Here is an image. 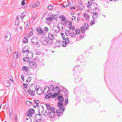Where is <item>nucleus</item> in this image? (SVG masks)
<instances>
[{
    "mask_svg": "<svg viewBox=\"0 0 122 122\" xmlns=\"http://www.w3.org/2000/svg\"><path fill=\"white\" fill-rule=\"evenodd\" d=\"M35 112L34 110L32 108L29 109L28 110L25 114L26 116L30 117H32V114L34 113Z\"/></svg>",
    "mask_w": 122,
    "mask_h": 122,
    "instance_id": "nucleus-1",
    "label": "nucleus"
},
{
    "mask_svg": "<svg viewBox=\"0 0 122 122\" xmlns=\"http://www.w3.org/2000/svg\"><path fill=\"white\" fill-rule=\"evenodd\" d=\"M41 42L44 45H47L49 43V40L46 37L41 38Z\"/></svg>",
    "mask_w": 122,
    "mask_h": 122,
    "instance_id": "nucleus-2",
    "label": "nucleus"
},
{
    "mask_svg": "<svg viewBox=\"0 0 122 122\" xmlns=\"http://www.w3.org/2000/svg\"><path fill=\"white\" fill-rule=\"evenodd\" d=\"M57 106L61 110H62L63 112H64L66 108L64 107V105L63 104L62 102H59L57 103Z\"/></svg>",
    "mask_w": 122,
    "mask_h": 122,
    "instance_id": "nucleus-3",
    "label": "nucleus"
},
{
    "mask_svg": "<svg viewBox=\"0 0 122 122\" xmlns=\"http://www.w3.org/2000/svg\"><path fill=\"white\" fill-rule=\"evenodd\" d=\"M37 66V64L36 62H31L29 63V67L31 68H36Z\"/></svg>",
    "mask_w": 122,
    "mask_h": 122,
    "instance_id": "nucleus-4",
    "label": "nucleus"
},
{
    "mask_svg": "<svg viewBox=\"0 0 122 122\" xmlns=\"http://www.w3.org/2000/svg\"><path fill=\"white\" fill-rule=\"evenodd\" d=\"M31 42L32 44L35 45H37L38 43L37 37H34L31 39Z\"/></svg>",
    "mask_w": 122,
    "mask_h": 122,
    "instance_id": "nucleus-5",
    "label": "nucleus"
},
{
    "mask_svg": "<svg viewBox=\"0 0 122 122\" xmlns=\"http://www.w3.org/2000/svg\"><path fill=\"white\" fill-rule=\"evenodd\" d=\"M35 120L39 122L42 119V116L40 114H36L35 116Z\"/></svg>",
    "mask_w": 122,
    "mask_h": 122,
    "instance_id": "nucleus-6",
    "label": "nucleus"
},
{
    "mask_svg": "<svg viewBox=\"0 0 122 122\" xmlns=\"http://www.w3.org/2000/svg\"><path fill=\"white\" fill-rule=\"evenodd\" d=\"M6 35L5 37V40L6 41H9L11 39L10 34L9 32L8 31L7 34H5V36Z\"/></svg>",
    "mask_w": 122,
    "mask_h": 122,
    "instance_id": "nucleus-7",
    "label": "nucleus"
},
{
    "mask_svg": "<svg viewBox=\"0 0 122 122\" xmlns=\"http://www.w3.org/2000/svg\"><path fill=\"white\" fill-rule=\"evenodd\" d=\"M74 93L76 95L80 94V88L78 87H76L74 90Z\"/></svg>",
    "mask_w": 122,
    "mask_h": 122,
    "instance_id": "nucleus-8",
    "label": "nucleus"
},
{
    "mask_svg": "<svg viewBox=\"0 0 122 122\" xmlns=\"http://www.w3.org/2000/svg\"><path fill=\"white\" fill-rule=\"evenodd\" d=\"M29 50V46H26L23 48L22 52V53H25L27 52H28Z\"/></svg>",
    "mask_w": 122,
    "mask_h": 122,
    "instance_id": "nucleus-9",
    "label": "nucleus"
},
{
    "mask_svg": "<svg viewBox=\"0 0 122 122\" xmlns=\"http://www.w3.org/2000/svg\"><path fill=\"white\" fill-rule=\"evenodd\" d=\"M82 80L81 77L80 76H77L75 77V82L77 83L81 81Z\"/></svg>",
    "mask_w": 122,
    "mask_h": 122,
    "instance_id": "nucleus-10",
    "label": "nucleus"
},
{
    "mask_svg": "<svg viewBox=\"0 0 122 122\" xmlns=\"http://www.w3.org/2000/svg\"><path fill=\"white\" fill-rule=\"evenodd\" d=\"M91 5H92V8L91 9L92 10V9H93V10H96L97 8V4L96 3H93L92 2V3L91 4Z\"/></svg>",
    "mask_w": 122,
    "mask_h": 122,
    "instance_id": "nucleus-11",
    "label": "nucleus"
},
{
    "mask_svg": "<svg viewBox=\"0 0 122 122\" xmlns=\"http://www.w3.org/2000/svg\"><path fill=\"white\" fill-rule=\"evenodd\" d=\"M26 56L29 58V59H31L33 56V53L31 52H29L28 54H26Z\"/></svg>",
    "mask_w": 122,
    "mask_h": 122,
    "instance_id": "nucleus-12",
    "label": "nucleus"
},
{
    "mask_svg": "<svg viewBox=\"0 0 122 122\" xmlns=\"http://www.w3.org/2000/svg\"><path fill=\"white\" fill-rule=\"evenodd\" d=\"M61 111H62V110H61L60 109H58L56 111L57 116H59L60 115L62 116V115L63 113Z\"/></svg>",
    "mask_w": 122,
    "mask_h": 122,
    "instance_id": "nucleus-13",
    "label": "nucleus"
},
{
    "mask_svg": "<svg viewBox=\"0 0 122 122\" xmlns=\"http://www.w3.org/2000/svg\"><path fill=\"white\" fill-rule=\"evenodd\" d=\"M62 95L59 96L57 98V99L60 102H62L64 101V99L62 97V96L63 95V94H61Z\"/></svg>",
    "mask_w": 122,
    "mask_h": 122,
    "instance_id": "nucleus-14",
    "label": "nucleus"
},
{
    "mask_svg": "<svg viewBox=\"0 0 122 122\" xmlns=\"http://www.w3.org/2000/svg\"><path fill=\"white\" fill-rule=\"evenodd\" d=\"M36 30L37 32L42 34H43L44 32L41 27H37L36 29Z\"/></svg>",
    "mask_w": 122,
    "mask_h": 122,
    "instance_id": "nucleus-15",
    "label": "nucleus"
},
{
    "mask_svg": "<svg viewBox=\"0 0 122 122\" xmlns=\"http://www.w3.org/2000/svg\"><path fill=\"white\" fill-rule=\"evenodd\" d=\"M22 70L24 71L25 72H29L30 70L29 68L26 66H23L22 67Z\"/></svg>",
    "mask_w": 122,
    "mask_h": 122,
    "instance_id": "nucleus-16",
    "label": "nucleus"
},
{
    "mask_svg": "<svg viewBox=\"0 0 122 122\" xmlns=\"http://www.w3.org/2000/svg\"><path fill=\"white\" fill-rule=\"evenodd\" d=\"M42 87H39L36 90V93L38 95H40L42 93L41 92V90H42Z\"/></svg>",
    "mask_w": 122,
    "mask_h": 122,
    "instance_id": "nucleus-17",
    "label": "nucleus"
},
{
    "mask_svg": "<svg viewBox=\"0 0 122 122\" xmlns=\"http://www.w3.org/2000/svg\"><path fill=\"white\" fill-rule=\"evenodd\" d=\"M35 86H36V84H31L30 86L29 89L30 90H34V87H35Z\"/></svg>",
    "mask_w": 122,
    "mask_h": 122,
    "instance_id": "nucleus-18",
    "label": "nucleus"
},
{
    "mask_svg": "<svg viewBox=\"0 0 122 122\" xmlns=\"http://www.w3.org/2000/svg\"><path fill=\"white\" fill-rule=\"evenodd\" d=\"M53 111L49 110L48 109H46L44 115L46 116H47V115H49L50 113H51Z\"/></svg>",
    "mask_w": 122,
    "mask_h": 122,
    "instance_id": "nucleus-19",
    "label": "nucleus"
},
{
    "mask_svg": "<svg viewBox=\"0 0 122 122\" xmlns=\"http://www.w3.org/2000/svg\"><path fill=\"white\" fill-rule=\"evenodd\" d=\"M27 91L29 94L32 96H34L35 94V90L32 91L28 90Z\"/></svg>",
    "mask_w": 122,
    "mask_h": 122,
    "instance_id": "nucleus-20",
    "label": "nucleus"
},
{
    "mask_svg": "<svg viewBox=\"0 0 122 122\" xmlns=\"http://www.w3.org/2000/svg\"><path fill=\"white\" fill-rule=\"evenodd\" d=\"M55 112L54 111H53L49 115L50 117L51 118H54L55 115Z\"/></svg>",
    "mask_w": 122,
    "mask_h": 122,
    "instance_id": "nucleus-21",
    "label": "nucleus"
},
{
    "mask_svg": "<svg viewBox=\"0 0 122 122\" xmlns=\"http://www.w3.org/2000/svg\"><path fill=\"white\" fill-rule=\"evenodd\" d=\"M48 37L49 39L50 38L51 39H54L55 38L54 36L51 33H49Z\"/></svg>",
    "mask_w": 122,
    "mask_h": 122,
    "instance_id": "nucleus-22",
    "label": "nucleus"
},
{
    "mask_svg": "<svg viewBox=\"0 0 122 122\" xmlns=\"http://www.w3.org/2000/svg\"><path fill=\"white\" fill-rule=\"evenodd\" d=\"M84 16L85 18L87 19L86 21L88 22L89 20V15L87 13H85L84 14Z\"/></svg>",
    "mask_w": 122,
    "mask_h": 122,
    "instance_id": "nucleus-23",
    "label": "nucleus"
},
{
    "mask_svg": "<svg viewBox=\"0 0 122 122\" xmlns=\"http://www.w3.org/2000/svg\"><path fill=\"white\" fill-rule=\"evenodd\" d=\"M84 26H83L81 27V32L82 33H84L85 32V28L84 27L86 26V23H85L84 24Z\"/></svg>",
    "mask_w": 122,
    "mask_h": 122,
    "instance_id": "nucleus-24",
    "label": "nucleus"
},
{
    "mask_svg": "<svg viewBox=\"0 0 122 122\" xmlns=\"http://www.w3.org/2000/svg\"><path fill=\"white\" fill-rule=\"evenodd\" d=\"M55 45L57 47H60V41H56L55 44Z\"/></svg>",
    "mask_w": 122,
    "mask_h": 122,
    "instance_id": "nucleus-25",
    "label": "nucleus"
},
{
    "mask_svg": "<svg viewBox=\"0 0 122 122\" xmlns=\"http://www.w3.org/2000/svg\"><path fill=\"white\" fill-rule=\"evenodd\" d=\"M31 80V77L30 76L28 77L26 80V83L27 84H29L30 81Z\"/></svg>",
    "mask_w": 122,
    "mask_h": 122,
    "instance_id": "nucleus-26",
    "label": "nucleus"
},
{
    "mask_svg": "<svg viewBox=\"0 0 122 122\" xmlns=\"http://www.w3.org/2000/svg\"><path fill=\"white\" fill-rule=\"evenodd\" d=\"M51 17L52 19H56V18H57L58 17V15H57V14H56V15L52 14L51 15Z\"/></svg>",
    "mask_w": 122,
    "mask_h": 122,
    "instance_id": "nucleus-27",
    "label": "nucleus"
},
{
    "mask_svg": "<svg viewBox=\"0 0 122 122\" xmlns=\"http://www.w3.org/2000/svg\"><path fill=\"white\" fill-rule=\"evenodd\" d=\"M68 39L69 38L68 37H66L64 39V40H65V41H62V42H65L66 43V44H68L69 42V40Z\"/></svg>",
    "mask_w": 122,
    "mask_h": 122,
    "instance_id": "nucleus-28",
    "label": "nucleus"
},
{
    "mask_svg": "<svg viewBox=\"0 0 122 122\" xmlns=\"http://www.w3.org/2000/svg\"><path fill=\"white\" fill-rule=\"evenodd\" d=\"M40 111L41 112V113L42 114L43 112L44 111V107L42 105H40Z\"/></svg>",
    "mask_w": 122,
    "mask_h": 122,
    "instance_id": "nucleus-29",
    "label": "nucleus"
},
{
    "mask_svg": "<svg viewBox=\"0 0 122 122\" xmlns=\"http://www.w3.org/2000/svg\"><path fill=\"white\" fill-rule=\"evenodd\" d=\"M24 57L23 59V60L24 61H27V63H29L28 62L29 60V58L27 57Z\"/></svg>",
    "mask_w": 122,
    "mask_h": 122,
    "instance_id": "nucleus-30",
    "label": "nucleus"
},
{
    "mask_svg": "<svg viewBox=\"0 0 122 122\" xmlns=\"http://www.w3.org/2000/svg\"><path fill=\"white\" fill-rule=\"evenodd\" d=\"M54 94L53 95L52 94L51 95V97L52 98H54L56 97L58 95V94H57V93H55L54 92Z\"/></svg>",
    "mask_w": 122,
    "mask_h": 122,
    "instance_id": "nucleus-31",
    "label": "nucleus"
},
{
    "mask_svg": "<svg viewBox=\"0 0 122 122\" xmlns=\"http://www.w3.org/2000/svg\"><path fill=\"white\" fill-rule=\"evenodd\" d=\"M35 53L37 55H39L41 54V52L39 50H37L35 51Z\"/></svg>",
    "mask_w": 122,
    "mask_h": 122,
    "instance_id": "nucleus-32",
    "label": "nucleus"
},
{
    "mask_svg": "<svg viewBox=\"0 0 122 122\" xmlns=\"http://www.w3.org/2000/svg\"><path fill=\"white\" fill-rule=\"evenodd\" d=\"M70 35L72 37L75 38L74 36H76V34H74V32H71V34H70Z\"/></svg>",
    "mask_w": 122,
    "mask_h": 122,
    "instance_id": "nucleus-33",
    "label": "nucleus"
},
{
    "mask_svg": "<svg viewBox=\"0 0 122 122\" xmlns=\"http://www.w3.org/2000/svg\"><path fill=\"white\" fill-rule=\"evenodd\" d=\"M13 56V57L14 58H17L18 56V55L17 52L16 53V52L14 53Z\"/></svg>",
    "mask_w": 122,
    "mask_h": 122,
    "instance_id": "nucleus-34",
    "label": "nucleus"
},
{
    "mask_svg": "<svg viewBox=\"0 0 122 122\" xmlns=\"http://www.w3.org/2000/svg\"><path fill=\"white\" fill-rule=\"evenodd\" d=\"M70 30H65V34L66 36H68L69 34Z\"/></svg>",
    "mask_w": 122,
    "mask_h": 122,
    "instance_id": "nucleus-35",
    "label": "nucleus"
},
{
    "mask_svg": "<svg viewBox=\"0 0 122 122\" xmlns=\"http://www.w3.org/2000/svg\"><path fill=\"white\" fill-rule=\"evenodd\" d=\"M18 18H17L16 19L15 21V25H19V22L18 21Z\"/></svg>",
    "mask_w": 122,
    "mask_h": 122,
    "instance_id": "nucleus-36",
    "label": "nucleus"
},
{
    "mask_svg": "<svg viewBox=\"0 0 122 122\" xmlns=\"http://www.w3.org/2000/svg\"><path fill=\"white\" fill-rule=\"evenodd\" d=\"M59 88L58 87H56L55 89H53L52 90H53V91L54 93V92H55V93H56V91L58 90H59Z\"/></svg>",
    "mask_w": 122,
    "mask_h": 122,
    "instance_id": "nucleus-37",
    "label": "nucleus"
},
{
    "mask_svg": "<svg viewBox=\"0 0 122 122\" xmlns=\"http://www.w3.org/2000/svg\"><path fill=\"white\" fill-rule=\"evenodd\" d=\"M28 42V39L26 37H24V39L23 40V43H26Z\"/></svg>",
    "mask_w": 122,
    "mask_h": 122,
    "instance_id": "nucleus-38",
    "label": "nucleus"
},
{
    "mask_svg": "<svg viewBox=\"0 0 122 122\" xmlns=\"http://www.w3.org/2000/svg\"><path fill=\"white\" fill-rule=\"evenodd\" d=\"M76 34H79L80 33V30L79 29H77L76 30Z\"/></svg>",
    "mask_w": 122,
    "mask_h": 122,
    "instance_id": "nucleus-39",
    "label": "nucleus"
},
{
    "mask_svg": "<svg viewBox=\"0 0 122 122\" xmlns=\"http://www.w3.org/2000/svg\"><path fill=\"white\" fill-rule=\"evenodd\" d=\"M46 19L48 21H50V20L51 21H52L53 20V19H52V18L51 17L46 18Z\"/></svg>",
    "mask_w": 122,
    "mask_h": 122,
    "instance_id": "nucleus-40",
    "label": "nucleus"
},
{
    "mask_svg": "<svg viewBox=\"0 0 122 122\" xmlns=\"http://www.w3.org/2000/svg\"><path fill=\"white\" fill-rule=\"evenodd\" d=\"M49 39L50 40L49 41V44L50 45H52L53 43V40L54 39H51L50 38Z\"/></svg>",
    "mask_w": 122,
    "mask_h": 122,
    "instance_id": "nucleus-41",
    "label": "nucleus"
},
{
    "mask_svg": "<svg viewBox=\"0 0 122 122\" xmlns=\"http://www.w3.org/2000/svg\"><path fill=\"white\" fill-rule=\"evenodd\" d=\"M60 17L62 18V20L63 21H64L66 19V17L63 15H62L61 17V16L60 17Z\"/></svg>",
    "mask_w": 122,
    "mask_h": 122,
    "instance_id": "nucleus-42",
    "label": "nucleus"
},
{
    "mask_svg": "<svg viewBox=\"0 0 122 122\" xmlns=\"http://www.w3.org/2000/svg\"><path fill=\"white\" fill-rule=\"evenodd\" d=\"M47 8L48 9L50 10H51L53 9L54 7L53 6L49 5L48 6Z\"/></svg>",
    "mask_w": 122,
    "mask_h": 122,
    "instance_id": "nucleus-43",
    "label": "nucleus"
},
{
    "mask_svg": "<svg viewBox=\"0 0 122 122\" xmlns=\"http://www.w3.org/2000/svg\"><path fill=\"white\" fill-rule=\"evenodd\" d=\"M12 113H13L12 112H9V114L10 116V118L11 119L12 118H13V114H12Z\"/></svg>",
    "mask_w": 122,
    "mask_h": 122,
    "instance_id": "nucleus-44",
    "label": "nucleus"
},
{
    "mask_svg": "<svg viewBox=\"0 0 122 122\" xmlns=\"http://www.w3.org/2000/svg\"><path fill=\"white\" fill-rule=\"evenodd\" d=\"M26 1L25 0H23L21 2V5H22L23 6L24 5L25 3V2Z\"/></svg>",
    "mask_w": 122,
    "mask_h": 122,
    "instance_id": "nucleus-45",
    "label": "nucleus"
},
{
    "mask_svg": "<svg viewBox=\"0 0 122 122\" xmlns=\"http://www.w3.org/2000/svg\"><path fill=\"white\" fill-rule=\"evenodd\" d=\"M44 31L46 32H47L48 31V29L47 27H45L43 29Z\"/></svg>",
    "mask_w": 122,
    "mask_h": 122,
    "instance_id": "nucleus-46",
    "label": "nucleus"
},
{
    "mask_svg": "<svg viewBox=\"0 0 122 122\" xmlns=\"http://www.w3.org/2000/svg\"><path fill=\"white\" fill-rule=\"evenodd\" d=\"M61 34L62 36V39L63 40L65 39V35L63 33H61Z\"/></svg>",
    "mask_w": 122,
    "mask_h": 122,
    "instance_id": "nucleus-47",
    "label": "nucleus"
},
{
    "mask_svg": "<svg viewBox=\"0 0 122 122\" xmlns=\"http://www.w3.org/2000/svg\"><path fill=\"white\" fill-rule=\"evenodd\" d=\"M51 97L50 96H49L48 95H46L45 97V98L46 99H48L50 98Z\"/></svg>",
    "mask_w": 122,
    "mask_h": 122,
    "instance_id": "nucleus-48",
    "label": "nucleus"
},
{
    "mask_svg": "<svg viewBox=\"0 0 122 122\" xmlns=\"http://www.w3.org/2000/svg\"><path fill=\"white\" fill-rule=\"evenodd\" d=\"M46 88H47L48 89V90L47 91V92L48 93L50 91V88L48 86H46V87L44 89V90H45V89H46Z\"/></svg>",
    "mask_w": 122,
    "mask_h": 122,
    "instance_id": "nucleus-49",
    "label": "nucleus"
},
{
    "mask_svg": "<svg viewBox=\"0 0 122 122\" xmlns=\"http://www.w3.org/2000/svg\"><path fill=\"white\" fill-rule=\"evenodd\" d=\"M85 23L86 24H86H87V26H86V27H85V29L87 30V29H88L89 26L88 24V23Z\"/></svg>",
    "mask_w": 122,
    "mask_h": 122,
    "instance_id": "nucleus-50",
    "label": "nucleus"
},
{
    "mask_svg": "<svg viewBox=\"0 0 122 122\" xmlns=\"http://www.w3.org/2000/svg\"><path fill=\"white\" fill-rule=\"evenodd\" d=\"M55 109V108L51 107L49 108L48 109L51 111H54Z\"/></svg>",
    "mask_w": 122,
    "mask_h": 122,
    "instance_id": "nucleus-51",
    "label": "nucleus"
},
{
    "mask_svg": "<svg viewBox=\"0 0 122 122\" xmlns=\"http://www.w3.org/2000/svg\"><path fill=\"white\" fill-rule=\"evenodd\" d=\"M27 84H25L23 83V86L26 89L27 88Z\"/></svg>",
    "mask_w": 122,
    "mask_h": 122,
    "instance_id": "nucleus-52",
    "label": "nucleus"
},
{
    "mask_svg": "<svg viewBox=\"0 0 122 122\" xmlns=\"http://www.w3.org/2000/svg\"><path fill=\"white\" fill-rule=\"evenodd\" d=\"M68 98H66L65 100V103L66 105L68 103Z\"/></svg>",
    "mask_w": 122,
    "mask_h": 122,
    "instance_id": "nucleus-53",
    "label": "nucleus"
},
{
    "mask_svg": "<svg viewBox=\"0 0 122 122\" xmlns=\"http://www.w3.org/2000/svg\"><path fill=\"white\" fill-rule=\"evenodd\" d=\"M46 106L47 107V109H48L49 108L51 107L48 104H46Z\"/></svg>",
    "mask_w": 122,
    "mask_h": 122,
    "instance_id": "nucleus-54",
    "label": "nucleus"
},
{
    "mask_svg": "<svg viewBox=\"0 0 122 122\" xmlns=\"http://www.w3.org/2000/svg\"><path fill=\"white\" fill-rule=\"evenodd\" d=\"M78 70V68L76 66L73 69V71H77Z\"/></svg>",
    "mask_w": 122,
    "mask_h": 122,
    "instance_id": "nucleus-55",
    "label": "nucleus"
},
{
    "mask_svg": "<svg viewBox=\"0 0 122 122\" xmlns=\"http://www.w3.org/2000/svg\"><path fill=\"white\" fill-rule=\"evenodd\" d=\"M33 30L32 29H31L30 30H29V33L31 34L32 35H33Z\"/></svg>",
    "mask_w": 122,
    "mask_h": 122,
    "instance_id": "nucleus-56",
    "label": "nucleus"
},
{
    "mask_svg": "<svg viewBox=\"0 0 122 122\" xmlns=\"http://www.w3.org/2000/svg\"><path fill=\"white\" fill-rule=\"evenodd\" d=\"M26 104L28 105V103H29V105H31L32 103L31 102L29 101H27L26 102Z\"/></svg>",
    "mask_w": 122,
    "mask_h": 122,
    "instance_id": "nucleus-57",
    "label": "nucleus"
},
{
    "mask_svg": "<svg viewBox=\"0 0 122 122\" xmlns=\"http://www.w3.org/2000/svg\"><path fill=\"white\" fill-rule=\"evenodd\" d=\"M62 91L63 92H64L65 91H67V90L65 89V88L63 86H62Z\"/></svg>",
    "mask_w": 122,
    "mask_h": 122,
    "instance_id": "nucleus-58",
    "label": "nucleus"
},
{
    "mask_svg": "<svg viewBox=\"0 0 122 122\" xmlns=\"http://www.w3.org/2000/svg\"><path fill=\"white\" fill-rule=\"evenodd\" d=\"M25 15H23V14L22 13V14L20 16V18L22 20L23 19V18L25 16Z\"/></svg>",
    "mask_w": 122,
    "mask_h": 122,
    "instance_id": "nucleus-59",
    "label": "nucleus"
},
{
    "mask_svg": "<svg viewBox=\"0 0 122 122\" xmlns=\"http://www.w3.org/2000/svg\"><path fill=\"white\" fill-rule=\"evenodd\" d=\"M72 19L73 21H75L76 19L75 16H72Z\"/></svg>",
    "mask_w": 122,
    "mask_h": 122,
    "instance_id": "nucleus-60",
    "label": "nucleus"
},
{
    "mask_svg": "<svg viewBox=\"0 0 122 122\" xmlns=\"http://www.w3.org/2000/svg\"><path fill=\"white\" fill-rule=\"evenodd\" d=\"M77 7L79 8V10H83L82 8L80 5H78L77 6Z\"/></svg>",
    "mask_w": 122,
    "mask_h": 122,
    "instance_id": "nucleus-61",
    "label": "nucleus"
},
{
    "mask_svg": "<svg viewBox=\"0 0 122 122\" xmlns=\"http://www.w3.org/2000/svg\"><path fill=\"white\" fill-rule=\"evenodd\" d=\"M21 79L23 81V82H24V76L23 75H21Z\"/></svg>",
    "mask_w": 122,
    "mask_h": 122,
    "instance_id": "nucleus-62",
    "label": "nucleus"
},
{
    "mask_svg": "<svg viewBox=\"0 0 122 122\" xmlns=\"http://www.w3.org/2000/svg\"><path fill=\"white\" fill-rule=\"evenodd\" d=\"M95 22V21L94 20H92L91 22L92 24H91V23H90V24L91 25H92V24H94Z\"/></svg>",
    "mask_w": 122,
    "mask_h": 122,
    "instance_id": "nucleus-63",
    "label": "nucleus"
},
{
    "mask_svg": "<svg viewBox=\"0 0 122 122\" xmlns=\"http://www.w3.org/2000/svg\"><path fill=\"white\" fill-rule=\"evenodd\" d=\"M63 44L62 45V46L63 47H65L66 46V45L67 44H66V43L65 42H63Z\"/></svg>",
    "mask_w": 122,
    "mask_h": 122,
    "instance_id": "nucleus-64",
    "label": "nucleus"
}]
</instances>
